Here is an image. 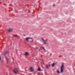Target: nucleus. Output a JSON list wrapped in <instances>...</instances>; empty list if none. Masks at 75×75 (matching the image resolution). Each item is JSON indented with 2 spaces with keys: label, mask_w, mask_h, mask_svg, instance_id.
<instances>
[{
  "label": "nucleus",
  "mask_w": 75,
  "mask_h": 75,
  "mask_svg": "<svg viewBox=\"0 0 75 75\" xmlns=\"http://www.w3.org/2000/svg\"><path fill=\"white\" fill-rule=\"evenodd\" d=\"M42 40L43 41V44H47V43L44 40V39L43 38H41Z\"/></svg>",
  "instance_id": "20e7f679"
},
{
  "label": "nucleus",
  "mask_w": 75,
  "mask_h": 75,
  "mask_svg": "<svg viewBox=\"0 0 75 75\" xmlns=\"http://www.w3.org/2000/svg\"><path fill=\"white\" fill-rule=\"evenodd\" d=\"M13 36H14V37H18V35H13Z\"/></svg>",
  "instance_id": "f8f14e48"
},
{
  "label": "nucleus",
  "mask_w": 75,
  "mask_h": 75,
  "mask_svg": "<svg viewBox=\"0 0 75 75\" xmlns=\"http://www.w3.org/2000/svg\"><path fill=\"white\" fill-rule=\"evenodd\" d=\"M35 48H36V49H38V47H36Z\"/></svg>",
  "instance_id": "f3484780"
},
{
  "label": "nucleus",
  "mask_w": 75,
  "mask_h": 75,
  "mask_svg": "<svg viewBox=\"0 0 75 75\" xmlns=\"http://www.w3.org/2000/svg\"><path fill=\"white\" fill-rule=\"evenodd\" d=\"M29 69L32 72H33V68L32 67H30V69Z\"/></svg>",
  "instance_id": "0eeeda50"
},
{
  "label": "nucleus",
  "mask_w": 75,
  "mask_h": 75,
  "mask_svg": "<svg viewBox=\"0 0 75 75\" xmlns=\"http://www.w3.org/2000/svg\"><path fill=\"white\" fill-rule=\"evenodd\" d=\"M55 65H56V64L55 63H53L52 65V67H54V66H55Z\"/></svg>",
  "instance_id": "6e6552de"
},
{
  "label": "nucleus",
  "mask_w": 75,
  "mask_h": 75,
  "mask_svg": "<svg viewBox=\"0 0 75 75\" xmlns=\"http://www.w3.org/2000/svg\"><path fill=\"white\" fill-rule=\"evenodd\" d=\"M41 57H42V55H41Z\"/></svg>",
  "instance_id": "aec40b11"
},
{
  "label": "nucleus",
  "mask_w": 75,
  "mask_h": 75,
  "mask_svg": "<svg viewBox=\"0 0 75 75\" xmlns=\"http://www.w3.org/2000/svg\"><path fill=\"white\" fill-rule=\"evenodd\" d=\"M62 57V56H59V57Z\"/></svg>",
  "instance_id": "a211bd4d"
},
{
  "label": "nucleus",
  "mask_w": 75,
  "mask_h": 75,
  "mask_svg": "<svg viewBox=\"0 0 75 75\" xmlns=\"http://www.w3.org/2000/svg\"><path fill=\"white\" fill-rule=\"evenodd\" d=\"M13 31L12 28H10L9 29L8 32L10 33V32H11Z\"/></svg>",
  "instance_id": "423d86ee"
},
{
  "label": "nucleus",
  "mask_w": 75,
  "mask_h": 75,
  "mask_svg": "<svg viewBox=\"0 0 75 75\" xmlns=\"http://www.w3.org/2000/svg\"><path fill=\"white\" fill-rule=\"evenodd\" d=\"M42 48H43V50H45V49L44 47H42Z\"/></svg>",
  "instance_id": "2eb2a0df"
},
{
  "label": "nucleus",
  "mask_w": 75,
  "mask_h": 75,
  "mask_svg": "<svg viewBox=\"0 0 75 75\" xmlns=\"http://www.w3.org/2000/svg\"><path fill=\"white\" fill-rule=\"evenodd\" d=\"M38 75H40L39 73H38Z\"/></svg>",
  "instance_id": "dca6fc26"
},
{
  "label": "nucleus",
  "mask_w": 75,
  "mask_h": 75,
  "mask_svg": "<svg viewBox=\"0 0 75 75\" xmlns=\"http://www.w3.org/2000/svg\"><path fill=\"white\" fill-rule=\"evenodd\" d=\"M18 69L17 68L14 69L13 70V72H14V73H17V72H18Z\"/></svg>",
  "instance_id": "7ed1b4c3"
},
{
  "label": "nucleus",
  "mask_w": 75,
  "mask_h": 75,
  "mask_svg": "<svg viewBox=\"0 0 75 75\" xmlns=\"http://www.w3.org/2000/svg\"><path fill=\"white\" fill-rule=\"evenodd\" d=\"M25 40L27 41H28L30 42H32L33 41V39L32 38H27L25 39Z\"/></svg>",
  "instance_id": "f03ea898"
},
{
  "label": "nucleus",
  "mask_w": 75,
  "mask_h": 75,
  "mask_svg": "<svg viewBox=\"0 0 75 75\" xmlns=\"http://www.w3.org/2000/svg\"><path fill=\"white\" fill-rule=\"evenodd\" d=\"M57 73H58L59 74V70H57Z\"/></svg>",
  "instance_id": "4468645a"
},
{
  "label": "nucleus",
  "mask_w": 75,
  "mask_h": 75,
  "mask_svg": "<svg viewBox=\"0 0 75 75\" xmlns=\"http://www.w3.org/2000/svg\"><path fill=\"white\" fill-rule=\"evenodd\" d=\"M8 51H7L4 53V55H5L6 54H8Z\"/></svg>",
  "instance_id": "1a4fd4ad"
},
{
  "label": "nucleus",
  "mask_w": 75,
  "mask_h": 75,
  "mask_svg": "<svg viewBox=\"0 0 75 75\" xmlns=\"http://www.w3.org/2000/svg\"><path fill=\"white\" fill-rule=\"evenodd\" d=\"M53 6H55V4H54Z\"/></svg>",
  "instance_id": "6ab92c4d"
},
{
  "label": "nucleus",
  "mask_w": 75,
  "mask_h": 75,
  "mask_svg": "<svg viewBox=\"0 0 75 75\" xmlns=\"http://www.w3.org/2000/svg\"><path fill=\"white\" fill-rule=\"evenodd\" d=\"M6 59L7 63H8V62H9V59L7 58V57H5Z\"/></svg>",
  "instance_id": "39448f33"
},
{
  "label": "nucleus",
  "mask_w": 75,
  "mask_h": 75,
  "mask_svg": "<svg viewBox=\"0 0 75 75\" xmlns=\"http://www.w3.org/2000/svg\"><path fill=\"white\" fill-rule=\"evenodd\" d=\"M64 64H63L60 68V72L61 73H63V72H64Z\"/></svg>",
  "instance_id": "f257e3e1"
},
{
  "label": "nucleus",
  "mask_w": 75,
  "mask_h": 75,
  "mask_svg": "<svg viewBox=\"0 0 75 75\" xmlns=\"http://www.w3.org/2000/svg\"><path fill=\"white\" fill-rule=\"evenodd\" d=\"M28 54V52H25V55H27Z\"/></svg>",
  "instance_id": "9b49d317"
},
{
  "label": "nucleus",
  "mask_w": 75,
  "mask_h": 75,
  "mask_svg": "<svg viewBox=\"0 0 75 75\" xmlns=\"http://www.w3.org/2000/svg\"><path fill=\"white\" fill-rule=\"evenodd\" d=\"M38 70L39 71H40V67H38Z\"/></svg>",
  "instance_id": "ddd939ff"
},
{
  "label": "nucleus",
  "mask_w": 75,
  "mask_h": 75,
  "mask_svg": "<svg viewBox=\"0 0 75 75\" xmlns=\"http://www.w3.org/2000/svg\"><path fill=\"white\" fill-rule=\"evenodd\" d=\"M49 67H50V65H49L48 66V65H46V67L47 68V69H48Z\"/></svg>",
  "instance_id": "9d476101"
}]
</instances>
